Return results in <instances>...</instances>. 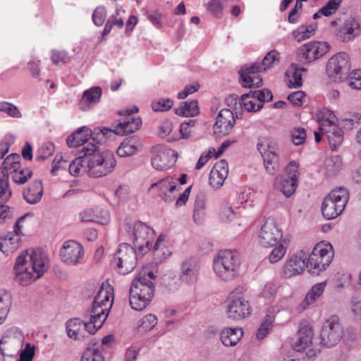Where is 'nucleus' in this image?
I'll list each match as a JSON object with an SVG mask.
<instances>
[{"label":"nucleus","instance_id":"a18cd8bd","mask_svg":"<svg viewBox=\"0 0 361 361\" xmlns=\"http://www.w3.org/2000/svg\"><path fill=\"white\" fill-rule=\"evenodd\" d=\"M14 174L12 176L13 180L19 185L25 184L32 176L31 169H20V166L15 168L13 170Z\"/></svg>","mask_w":361,"mask_h":361},{"label":"nucleus","instance_id":"39448f33","mask_svg":"<svg viewBox=\"0 0 361 361\" xmlns=\"http://www.w3.org/2000/svg\"><path fill=\"white\" fill-rule=\"evenodd\" d=\"M334 255L333 247L330 243L323 242L317 243L312 251L307 262V268L309 269V272L319 275L322 271L326 269L330 265Z\"/></svg>","mask_w":361,"mask_h":361},{"label":"nucleus","instance_id":"a19ab883","mask_svg":"<svg viewBox=\"0 0 361 361\" xmlns=\"http://www.w3.org/2000/svg\"><path fill=\"white\" fill-rule=\"evenodd\" d=\"M264 102L263 100H259L257 98L253 97L250 99L247 94H243L239 104L243 106L248 112H255L262 108Z\"/></svg>","mask_w":361,"mask_h":361},{"label":"nucleus","instance_id":"0eeeda50","mask_svg":"<svg viewBox=\"0 0 361 361\" xmlns=\"http://www.w3.org/2000/svg\"><path fill=\"white\" fill-rule=\"evenodd\" d=\"M343 336V329L336 315L331 317L324 322L321 334V344L328 347L336 345Z\"/></svg>","mask_w":361,"mask_h":361},{"label":"nucleus","instance_id":"aec40b11","mask_svg":"<svg viewBox=\"0 0 361 361\" xmlns=\"http://www.w3.org/2000/svg\"><path fill=\"white\" fill-rule=\"evenodd\" d=\"M92 326L90 322H83L78 318L69 319L66 322V331L69 338L74 340L82 341L85 338V332Z\"/></svg>","mask_w":361,"mask_h":361},{"label":"nucleus","instance_id":"603ef678","mask_svg":"<svg viewBox=\"0 0 361 361\" xmlns=\"http://www.w3.org/2000/svg\"><path fill=\"white\" fill-rule=\"evenodd\" d=\"M81 361H104V357L98 349L87 348L83 353Z\"/></svg>","mask_w":361,"mask_h":361},{"label":"nucleus","instance_id":"58836bf2","mask_svg":"<svg viewBox=\"0 0 361 361\" xmlns=\"http://www.w3.org/2000/svg\"><path fill=\"white\" fill-rule=\"evenodd\" d=\"M338 209L337 204L334 203L331 199L326 197L322 207V212L324 217L326 219L336 218L343 212V211H339Z\"/></svg>","mask_w":361,"mask_h":361},{"label":"nucleus","instance_id":"e433bc0d","mask_svg":"<svg viewBox=\"0 0 361 361\" xmlns=\"http://www.w3.org/2000/svg\"><path fill=\"white\" fill-rule=\"evenodd\" d=\"M175 113L181 116H195L199 114V107L197 100L182 102L180 106L174 109Z\"/></svg>","mask_w":361,"mask_h":361},{"label":"nucleus","instance_id":"6ab92c4d","mask_svg":"<svg viewBox=\"0 0 361 361\" xmlns=\"http://www.w3.org/2000/svg\"><path fill=\"white\" fill-rule=\"evenodd\" d=\"M360 25L354 19H348L334 30V34L338 40L348 42L360 34Z\"/></svg>","mask_w":361,"mask_h":361},{"label":"nucleus","instance_id":"37998d69","mask_svg":"<svg viewBox=\"0 0 361 361\" xmlns=\"http://www.w3.org/2000/svg\"><path fill=\"white\" fill-rule=\"evenodd\" d=\"M20 157L18 154H11L8 155L3 161L0 168V175L8 176L9 170H14L19 167Z\"/></svg>","mask_w":361,"mask_h":361},{"label":"nucleus","instance_id":"13d9d810","mask_svg":"<svg viewBox=\"0 0 361 361\" xmlns=\"http://www.w3.org/2000/svg\"><path fill=\"white\" fill-rule=\"evenodd\" d=\"M0 111L13 118H20L22 114L17 106L6 102H0Z\"/></svg>","mask_w":361,"mask_h":361},{"label":"nucleus","instance_id":"2f4dec72","mask_svg":"<svg viewBox=\"0 0 361 361\" xmlns=\"http://www.w3.org/2000/svg\"><path fill=\"white\" fill-rule=\"evenodd\" d=\"M243 336V331L241 328H225L221 331V340L225 346H234Z\"/></svg>","mask_w":361,"mask_h":361},{"label":"nucleus","instance_id":"f03ea898","mask_svg":"<svg viewBox=\"0 0 361 361\" xmlns=\"http://www.w3.org/2000/svg\"><path fill=\"white\" fill-rule=\"evenodd\" d=\"M80 153H83L85 169L91 177L100 178L106 176L116 167L114 154L109 151L100 152L96 144H87L80 149Z\"/></svg>","mask_w":361,"mask_h":361},{"label":"nucleus","instance_id":"bf43d9fd","mask_svg":"<svg viewBox=\"0 0 361 361\" xmlns=\"http://www.w3.org/2000/svg\"><path fill=\"white\" fill-rule=\"evenodd\" d=\"M342 0H329L325 6L320 8L323 16H329L334 13L340 7Z\"/></svg>","mask_w":361,"mask_h":361},{"label":"nucleus","instance_id":"7c9ffc66","mask_svg":"<svg viewBox=\"0 0 361 361\" xmlns=\"http://www.w3.org/2000/svg\"><path fill=\"white\" fill-rule=\"evenodd\" d=\"M306 71V68L300 67L296 63H292L290 69L286 72V84L290 88H298L302 85V72Z\"/></svg>","mask_w":361,"mask_h":361},{"label":"nucleus","instance_id":"c85d7f7f","mask_svg":"<svg viewBox=\"0 0 361 361\" xmlns=\"http://www.w3.org/2000/svg\"><path fill=\"white\" fill-rule=\"evenodd\" d=\"M154 188H158L159 192V195L164 202H171L173 201V197H171L170 195H167V192H173L176 189L177 185L175 182L171 180L170 178H164L157 183H153L151 185V189Z\"/></svg>","mask_w":361,"mask_h":361},{"label":"nucleus","instance_id":"412c9836","mask_svg":"<svg viewBox=\"0 0 361 361\" xmlns=\"http://www.w3.org/2000/svg\"><path fill=\"white\" fill-rule=\"evenodd\" d=\"M306 255L303 251H300L293 255L286 263L283 269L285 276L290 278L303 272L305 267H307L305 262Z\"/></svg>","mask_w":361,"mask_h":361},{"label":"nucleus","instance_id":"680f3d73","mask_svg":"<svg viewBox=\"0 0 361 361\" xmlns=\"http://www.w3.org/2000/svg\"><path fill=\"white\" fill-rule=\"evenodd\" d=\"M109 133H113V130L108 128H103L102 129H94L93 132L90 130V135L91 136L92 140L97 144L102 142V140L104 139L105 135Z\"/></svg>","mask_w":361,"mask_h":361},{"label":"nucleus","instance_id":"09e8293b","mask_svg":"<svg viewBox=\"0 0 361 361\" xmlns=\"http://www.w3.org/2000/svg\"><path fill=\"white\" fill-rule=\"evenodd\" d=\"M8 176L0 175V204L6 202L12 195L9 188Z\"/></svg>","mask_w":361,"mask_h":361},{"label":"nucleus","instance_id":"f257e3e1","mask_svg":"<svg viewBox=\"0 0 361 361\" xmlns=\"http://www.w3.org/2000/svg\"><path fill=\"white\" fill-rule=\"evenodd\" d=\"M46 260V255L39 249L31 250L30 252L25 250L16 259L15 280L25 286L40 278L47 270Z\"/></svg>","mask_w":361,"mask_h":361},{"label":"nucleus","instance_id":"20e7f679","mask_svg":"<svg viewBox=\"0 0 361 361\" xmlns=\"http://www.w3.org/2000/svg\"><path fill=\"white\" fill-rule=\"evenodd\" d=\"M240 257L236 252L221 250L214 258V270L224 281H231L240 275Z\"/></svg>","mask_w":361,"mask_h":361},{"label":"nucleus","instance_id":"2eb2a0df","mask_svg":"<svg viewBox=\"0 0 361 361\" xmlns=\"http://www.w3.org/2000/svg\"><path fill=\"white\" fill-rule=\"evenodd\" d=\"M60 255L63 262L70 265H76L82 259L84 252L79 243L68 240L63 244Z\"/></svg>","mask_w":361,"mask_h":361},{"label":"nucleus","instance_id":"6e6d98bb","mask_svg":"<svg viewBox=\"0 0 361 361\" xmlns=\"http://www.w3.org/2000/svg\"><path fill=\"white\" fill-rule=\"evenodd\" d=\"M292 142L295 145H300L304 143L306 140V130L303 128H295L290 132Z\"/></svg>","mask_w":361,"mask_h":361},{"label":"nucleus","instance_id":"423d86ee","mask_svg":"<svg viewBox=\"0 0 361 361\" xmlns=\"http://www.w3.org/2000/svg\"><path fill=\"white\" fill-rule=\"evenodd\" d=\"M271 51H269L264 56L262 63H254L248 66H243L238 71L241 83L243 87L257 88L262 85V78L259 73L267 71L271 65L269 57Z\"/></svg>","mask_w":361,"mask_h":361},{"label":"nucleus","instance_id":"79ce46f5","mask_svg":"<svg viewBox=\"0 0 361 361\" xmlns=\"http://www.w3.org/2000/svg\"><path fill=\"white\" fill-rule=\"evenodd\" d=\"M258 245L268 248L271 246V224L267 219L260 228L257 236Z\"/></svg>","mask_w":361,"mask_h":361},{"label":"nucleus","instance_id":"0e129e2a","mask_svg":"<svg viewBox=\"0 0 361 361\" xmlns=\"http://www.w3.org/2000/svg\"><path fill=\"white\" fill-rule=\"evenodd\" d=\"M173 104V101L170 99H163L159 102H153L152 104V107L154 111H163L169 110L172 107Z\"/></svg>","mask_w":361,"mask_h":361},{"label":"nucleus","instance_id":"5701e85b","mask_svg":"<svg viewBox=\"0 0 361 361\" xmlns=\"http://www.w3.org/2000/svg\"><path fill=\"white\" fill-rule=\"evenodd\" d=\"M228 173V163L222 159L215 164L209 174V183L214 188L221 186Z\"/></svg>","mask_w":361,"mask_h":361},{"label":"nucleus","instance_id":"de8ad7c7","mask_svg":"<svg viewBox=\"0 0 361 361\" xmlns=\"http://www.w3.org/2000/svg\"><path fill=\"white\" fill-rule=\"evenodd\" d=\"M326 173L329 176L336 175L341 169L342 160L338 156H334L326 159L325 163Z\"/></svg>","mask_w":361,"mask_h":361},{"label":"nucleus","instance_id":"f704fd0d","mask_svg":"<svg viewBox=\"0 0 361 361\" xmlns=\"http://www.w3.org/2000/svg\"><path fill=\"white\" fill-rule=\"evenodd\" d=\"M271 140L269 137L261 136L258 139L257 149L264 161L266 171H269V165L271 164Z\"/></svg>","mask_w":361,"mask_h":361},{"label":"nucleus","instance_id":"c03bdc74","mask_svg":"<svg viewBox=\"0 0 361 361\" xmlns=\"http://www.w3.org/2000/svg\"><path fill=\"white\" fill-rule=\"evenodd\" d=\"M80 219L82 222H98L102 225H106L109 222V215L105 212L104 216L99 219L92 209H86L80 214Z\"/></svg>","mask_w":361,"mask_h":361},{"label":"nucleus","instance_id":"e2e57ef3","mask_svg":"<svg viewBox=\"0 0 361 361\" xmlns=\"http://www.w3.org/2000/svg\"><path fill=\"white\" fill-rule=\"evenodd\" d=\"M207 9L212 15L220 17L223 10L221 0H210L207 4Z\"/></svg>","mask_w":361,"mask_h":361},{"label":"nucleus","instance_id":"393cba45","mask_svg":"<svg viewBox=\"0 0 361 361\" xmlns=\"http://www.w3.org/2000/svg\"><path fill=\"white\" fill-rule=\"evenodd\" d=\"M142 125L140 118L126 117L113 130V133L120 135L133 133L137 130Z\"/></svg>","mask_w":361,"mask_h":361},{"label":"nucleus","instance_id":"4d7b16f0","mask_svg":"<svg viewBox=\"0 0 361 361\" xmlns=\"http://www.w3.org/2000/svg\"><path fill=\"white\" fill-rule=\"evenodd\" d=\"M157 324V318L154 314H149L142 319L138 328L144 331H150Z\"/></svg>","mask_w":361,"mask_h":361},{"label":"nucleus","instance_id":"bb28decb","mask_svg":"<svg viewBox=\"0 0 361 361\" xmlns=\"http://www.w3.org/2000/svg\"><path fill=\"white\" fill-rule=\"evenodd\" d=\"M89 135L90 129L86 126L80 127L75 133L68 136L66 140V143L70 147H81L80 149H82L87 144L90 143L87 142Z\"/></svg>","mask_w":361,"mask_h":361},{"label":"nucleus","instance_id":"9b49d317","mask_svg":"<svg viewBox=\"0 0 361 361\" xmlns=\"http://www.w3.org/2000/svg\"><path fill=\"white\" fill-rule=\"evenodd\" d=\"M330 45L326 42L314 41L305 44L298 50V56L306 63L314 61L329 51Z\"/></svg>","mask_w":361,"mask_h":361},{"label":"nucleus","instance_id":"338daca9","mask_svg":"<svg viewBox=\"0 0 361 361\" xmlns=\"http://www.w3.org/2000/svg\"><path fill=\"white\" fill-rule=\"evenodd\" d=\"M35 355L34 347L30 343H26L25 348L20 354V359L18 361H32Z\"/></svg>","mask_w":361,"mask_h":361},{"label":"nucleus","instance_id":"5fc2aeb1","mask_svg":"<svg viewBox=\"0 0 361 361\" xmlns=\"http://www.w3.org/2000/svg\"><path fill=\"white\" fill-rule=\"evenodd\" d=\"M334 117L333 112L329 110L324 109L321 111L317 116L319 127L322 124H324L326 126L324 127L326 128V127H330L331 124H335Z\"/></svg>","mask_w":361,"mask_h":361},{"label":"nucleus","instance_id":"a211bd4d","mask_svg":"<svg viewBox=\"0 0 361 361\" xmlns=\"http://www.w3.org/2000/svg\"><path fill=\"white\" fill-rule=\"evenodd\" d=\"M178 153L173 149L159 150L152 158V165L157 170H166L172 166L176 161Z\"/></svg>","mask_w":361,"mask_h":361},{"label":"nucleus","instance_id":"4be33fe9","mask_svg":"<svg viewBox=\"0 0 361 361\" xmlns=\"http://www.w3.org/2000/svg\"><path fill=\"white\" fill-rule=\"evenodd\" d=\"M199 267L196 262L190 258L184 260L180 264V280L187 284H192L197 281Z\"/></svg>","mask_w":361,"mask_h":361},{"label":"nucleus","instance_id":"4c0bfd02","mask_svg":"<svg viewBox=\"0 0 361 361\" xmlns=\"http://www.w3.org/2000/svg\"><path fill=\"white\" fill-rule=\"evenodd\" d=\"M205 195L201 192L197 195L195 203L193 220L195 223L200 224L202 221L205 216Z\"/></svg>","mask_w":361,"mask_h":361},{"label":"nucleus","instance_id":"7ed1b4c3","mask_svg":"<svg viewBox=\"0 0 361 361\" xmlns=\"http://www.w3.org/2000/svg\"><path fill=\"white\" fill-rule=\"evenodd\" d=\"M155 291L153 281H147L144 276H137L132 281L129 290V302L131 307L142 311L151 302Z\"/></svg>","mask_w":361,"mask_h":361},{"label":"nucleus","instance_id":"f3484780","mask_svg":"<svg viewBox=\"0 0 361 361\" xmlns=\"http://www.w3.org/2000/svg\"><path fill=\"white\" fill-rule=\"evenodd\" d=\"M235 123V118L233 111L228 109H221L214 125V133L219 136L229 134Z\"/></svg>","mask_w":361,"mask_h":361},{"label":"nucleus","instance_id":"49530a36","mask_svg":"<svg viewBox=\"0 0 361 361\" xmlns=\"http://www.w3.org/2000/svg\"><path fill=\"white\" fill-rule=\"evenodd\" d=\"M11 306V296L8 293L0 290V324L5 320Z\"/></svg>","mask_w":361,"mask_h":361},{"label":"nucleus","instance_id":"a878e982","mask_svg":"<svg viewBox=\"0 0 361 361\" xmlns=\"http://www.w3.org/2000/svg\"><path fill=\"white\" fill-rule=\"evenodd\" d=\"M276 233L272 231V235H275L272 238V240L275 242L274 244L272 243V264L281 259L287 250V242L283 238L281 231L276 228Z\"/></svg>","mask_w":361,"mask_h":361},{"label":"nucleus","instance_id":"dca6fc26","mask_svg":"<svg viewBox=\"0 0 361 361\" xmlns=\"http://www.w3.org/2000/svg\"><path fill=\"white\" fill-rule=\"evenodd\" d=\"M110 309L104 310V305L95 304V302H92L90 310L85 316V318L89 319L90 324H92V326L88 330L89 334H95L102 327L109 315Z\"/></svg>","mask_w":361,"mask_h":361},{"label":"nucleus","instance_id":"ddd939ff","mask_svg":"<svg viewBox=\"0 0 361 361\" xmlns=\"http://www.w3.org/2000/svg\"><path fill=\"white\" fill-rule=\"evenodd\" d=\"M154 231L141 221L134 224V246L142 252L149 250V246L154 238Z\"/></svg>","mask_w":361,"mask_h":361},{"label":"nucleus","instance_id":"774afa93","mask_svg":"<svg viewBox=\"0 0 361 361\" xmlns=\"http://www.w3.org/2000/svg\"><path fill=\"white\" fill-rule=\"evenodd\" d=\"M269 316L267 315L266 319L261 324L260 327L257 332V338L258 339H263L269 332V329L271 325V322L269 319Z\"/></svg>","mask_w":361,"mask_h":361},{"label":"nucleus","instance_id":"cd10ccee","mask_svg":"<svg viewBox=\"0 0 361 361\" xmlns=\"http://www.w3.org/2000/svg\"><path fill=\"white\" fill-rule=\"evenodd\" d=\"M325 126V125L322 124L319 130L328 140L331 149L332 150H335L341 145L343 142V130L338 126H333L332 129L328 131L326 128H324Z\"/></svg>","mask_w":361,"mask_h":361},{"label":"nucleus","instance_id":"9d476101","mask_svg":"<svg viewBox=\"0 0 361 361\" xmlns=\"http://www.w3.org/2000/svg\"><path fill=\"white\" fill-rule=\"evenodd\" d=\"M312 329L309 324H301L298 332V338L292 344L293 348L298 352L305 351L309 357H314L319 352V349H314L312 345Z\"/></svg>","mask_w":361,"mask_h":361},{"label":"nucleus","instance_id":"c9c22d12","mask_svg":"<svg viewBox=\"0 0 361 361\" xmlns=\"http://www.w3.org/2000/svg\"><path fill=\"white\" fill-rule=\"evenodd\" d=\"M326 197L331 199L337 204L339 211H343L348 201L349 195L346 189L339 188L331 190Z\"/></svg>","mask_w":361,"mask_h":361},{"label":"nucleus","instance_id":"8fccbe9b","mask_svg":"<svg viewBox=\"0 0 361 361\" xmlns=\"http://www.w3.org/2000/svg\"><path fill=\"white\" fill-rule=\"evenodd\" d=\"M137 150V147L131 143L130 140H125L121 144L116 152L119 157H126L134 154Z\"/></svg>","mask_w":361,"mask_h":361},{"label":"nucleus","instance_id":"69168bd1","mask_svg":"<svg viewBox=\"0 0 361 361\" xmlns=\"http://www.w3.org/2000/svg\"><path fill=\"white\" fill-rule=\"evenodd\" d=\"M348 85L353 89H361V70H357L350 73Z\"/></svg>","mask_w":361,"mask_h":361},{"label":"nucleus","instance_id":"f8f14e48","mask_svg":"<svg viewBox=\"0 0 361 361\" xmlns=\"http://www.w3.org/2000/svg\"><path fill=\"white\" fill-rule=\"evenodd\" d=\"M299 164L295 161H292L289 164L288 178L280 176L276 177L275 180V187L279 189L284 195L290 197L293 195L298 185Z\"/></svg>","mask_w":361,"mask_h":361},{"label":"nucleus","instance_id":"72a5a7b5","mask_svg":"<svg viewBox=\"0 0 361 361\" xmlns=\"http://www.w3.org/2000/svg\"><path fill=\"white\" fill-rule=\"evenodd\" d=\"M20 243V236L10 232L0 238V250L8 255L9 253L14 252L18 247Z\"/></svg>","mask_w":361,"mask_h":361},{"label":"nucleus","instance_id":"ea45409f","mask_svg":"<svg viewBox=\"0 0 361 361\" xmlns=\"http://www.w3.org/2000/svg\"><path fill=\"white\" fill-rule=\"evenodd\" d=\"M326 283L322 282L314 285L311 290L306 295L305 298L302 302L300 306L302 309H305L307 306L313 303L317 298L322 295L324 292Z\"/></svg>","mask_w":361,"mask_h":361},{"label":"nucleus","instance_id":"473e14b6","mask_svg":"<svg viewBox=\"0 0 361 361\" xmlns=\"http://www.w3.org/2000/svg\"><path fill=\"white\" fill-rule=\"evenodd\" d=\"M114 300V289L109 286L102 284L99 291L94 298L95 304H102L104 306V310L111 308Z\"/></svg>","mask_w":361,"mask_h":361},{"label":"nucleus","instance_id":"4468645a","mask_svg":"<svg viewBox=\"0 0 361 361\" xmlns=\"http://www.w3.org/2000/svg\"><path fill=\"white\" fill-rule=\"evenodd\" d=\"M252 307L248 300L242 297L232 300L227 306V318L233 322L243 320L252 314Z\"/></svg>","mask_w":361,"mask_h":361},{"label":"nucleus","instance_id":"6e6552de","mask_svg":"<svg viewBox=\"0 0 361 361\" xmlns=\"http://www.w3.org/2000/svg\"><path fill=\"white\" fill-rule=\"evenodd\" d=\"M350 69L349 56L346 53H338L332 56L326 65V73L334 82L347 78Z\"/></svg>","mask_w":361,"mask_h":361},{"label":"nucleus","instance_id":"1a4fd4ad","mask_svg":"<svg viewBox=\"0 0 361 361\" xmlns=\"http://www.w3.org/2000/svg\"><path fill=\"white\" fill-rule=\"evenodd\" d=\"M114 259L118 271L123 275L131 272L137 264L135 250L134 247L127 243L120 245Z\"/></svg>","mask_w":361,"mask_h":361},{"label":"nucleus","instance_id":"b1692460","mask_svg":"<svg viewBox=\"0 0 361 361\" xmlns=\"http://www.w3.org/2000/svg\"><path fill=\"white\" fill-rule=\"evenodd\" d=\"M44 188L42 180H36L23 190L24 200L30 204H35L40 202L43 195Z\"/></svg>","mask_w":361,"mask_h":361},{"label":"nucleus","instance_id":"052dcab7","mask_svg":"<svg viewBox=\"0 0 361 361\" xmlns=\"http://www.w3.org/2000/svg\"><path fill=\"white\" fill-rule=\"evenodd\" d=\"M106 18V11L104 6H98L94 11L92 14V20L97 26H101L104 24Z\"/></svg>","mask_w":361,"mask_h":361},{"label":"nucleus","instance_id":"c756f323","mask_svg":"<svg viewBox=\"0 0 361 361\" xmlns=\"http://www.w3.org/2000/svg\"><path fill=\"white\" fill-rule=\"evenodd\" d=\"M102 93V89L98 86L92 87L84 91L80 102V109L86 110L90 108V105L98 103L100 100Z\"/></svg>","mask_w":361,"mask_h":361},{"label":"nucleus","instance_id":"864d4df0","mask_svg":"<svg viewBox=\"0 0 361 361\" xmlns=\"http://www.w3.org/2000/svg\"><path fill=\"white\" fill-rule=\"evenodd\" d=\"M334 117L333 112L329 110L324 109L321 111L317 116L319 127L322 124H324L326 126L324 127L326 128V127H330L331 124H335Z\"/></svg>","mask_w":361,"mask_h":361},{"label":"nucleus","instance_id":"3c124183","mask_svg":"<svg viewBox=\"0 0 361 361\" xmlns=\"http://www.w3.org/2000/svg\"><path fill=\"white\" fill-rule=\"evenodd\" d=\"M81 167L85 169V159L83 158V153H80V149L78 151V157L73 160L69 164V173L72 176H78L80 173Z\"/></svg>","mask_w":361,"mask_h":361}]
</instances>
